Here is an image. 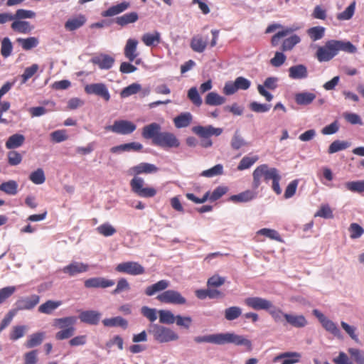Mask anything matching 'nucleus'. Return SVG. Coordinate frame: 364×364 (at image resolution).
I'll return each mask as SVG.
<instances>
[{
    "label": "nucleus",
    "instance_id": "nucleus-55",
    "mask_svg": "<svg viewBox=\"0 0 364 364\" xmlns=\"http://www.w3.org/2000/svg\"><path fill=\"white\" fill-rule=\"evenodd\" d=\"M355 9V1H353L343 12L337 15V18L340 21H345L350 19Z\"/></svg>",
    "mask_w": 364,
    "mask_h": 364
},
{
    "label": "nucleus",
    "instance_id": "nucleus-53",
    "mask_svg": "<svg viewBox=\"0 0 364 364\" xmlns=\"http://www.w3.org/2000/svg\"><path fill=\"white\" fill-rule=\"evenodd\" d=\"M325 28L321 26H314L307 30V33L313 41L321 39L324 36Z\"/></svg>",
    "mask_w": 364,
    "mask_h": 364
},
{
    "label": "nucleus",
    "instance_id": "nucleus-27",
    "mask_svg": "<svg viewBox=\"0 0 364 364\" xmlns=\"http://www.w3.org/2000/svg\"><path fill=\"white\" fill-rule=\"evenodd\" d=\"M300 353L297 352H287L279 354L274 358V362L283 359L282 364H294L299 361Z\"/></svg>",
    "mask_w": 364,
    "mask_h": 364
},
{
    "label": "nucleus",
    "instance_id": "nucleus-34",
    "mask_svg": "<svg viewBox=\"0 0 364 364\" xmlns=\"http://www.w3.org/2000/svg\"><path fill=\"white\" fill-rule=\"evenodd\" d=\"M207 45L206 39H204L200 35L193 36L190 44L191 49L197 53H203L205 50Z\"/></svg>",
    "mask_w": 364,
    "mask_h": 364
},
{
    "label": "nucleus",
    "instance_id": "nucleus-6",
    "mask_svg": "<svg viewBox=\"0 0 364 364\" xmlns=\"http://www.w3.org/2000/svg\"><path fill=\"white\" fill-rule=\"evenodd\" d=\"M226 343H233L236 346H245L247 351L252 350V344L250 340L243 336L237 335L235 333H220V345Z\"/></svg>",
    "mask_w": 364,
    "mask_h": 364
},
{
    "label": "nucleus",
    "instance_id": "nucleus-2",
    "mask_svg": "<svg viewBox=\"0 0 364 364\" xmlns=\"http://www.w3.org/2000/svg\"><path fill=\"white\" fill-rule=\"evenodd\" d=\"M341 50L347 53H355L357 48L350 41L330 40L323 46H319L316 58L319 62H327L333 59Z\"/></svg>",
    "mask_w": 364,
    "mask_h": 364
},
{
    "label": "nucleus",
    "instance_id": "nucleus-21",
    "mask_svg": "<svg viewBox=\"0 0 364 364\" xmlns=\"http://www.w3.org/2000/svg\"><path fill=\"white\" fill-rule=\"evenodd\" d=\"M101 313L94 310L82 311L79 318L81 322L90 325H97L101 318Z\"/></svg>",
    "mask_w": 364,
    "mask_h": 364
},
{
    "label": "nucleus",
    "instance_id": "nucleus-18",
    "mask_svg": "<svg viewBox=\"0 0 364 364\" xmlns=\"http://www.w3.org/2000/svg\"><path fill=\"white\" fill-rule=\"evenodd\" d=\"M193 133L203 139H208L211 136H219L223 133V129L215 128L212 125L196 126L192 129Z\"/></svg>",
    "mask_w": 364,
    "mask_h": 364
},
{
    "label": "nucleus",
    "instance_id": "nucleus-1",
    "mask_svg": "<svg viewBox=\"0 0 364 364\" xmlns=\"http://www.w3.org/2000/svg\"><path fill=\"white\" fill-rule=\"evenodd\" d=\"M158 168L154 165L149 163H140L139 164L131 167L128 170V174L134 176L130 181V187L132 191L139 197L152 198L156 196L157 191L153 187H144V181L142 178L138 177V175L142 173H156Z\"/></svg>",
    "mask_w": 364,
    "mask_h": 364
},
{
    "label": "nucleus",
    "instance_id": "nucleus-35",
    "mask_svg": "<svg viewBox=\"0 0 364 364\" xmlns=\"http://www.w3.org/2000/svg\"><path fill=\"white\" fill-rule=\"evenodd\" d=\"M102 323L106 327H122L126 329L128 327V321L122 316H116L110 318H105Z\"/></svg>",
    "mask_w": 364,
    "mask_h": 364
},
{
    "label": "nucleus",
    "instance_id": "nucleus-20",
    "mask_svg": "<svg viewBox=\"0 0 364 364\" xmlns=\"http://www.w3.org/2000/svg\"><path fill=\"white\" fill-rule=\"evenodd\" d=\"M161 127L159 124L153 122L142 128L141 136L145 139H151L153 144L156 139L161 134Z\"/></svg>",
    "mask_w": 364,
    "mask_h": 364
},
{
    "label": "nucleus",
    "instance_id": "nucleus-16",
    "mask_svg": "<svg viewBox=\"0 0 364 364\" xmlns=\"http://www.w3.org/2000/svg\"><path fill=\"white\" fill-rule=\"evenodd\" d=\"M244 302L245 305L252 309L265 311H268L272 304L269 300L258 296L247 297Z\"/></svg>",
    "mask_w": 364,
    "mask_h": 364
},
{
    "label": "nucleus",
    "instance_id": "nucleus-39",
    "mask_svg": "<svg viewBox=\"0 0 364 364\" xmlns=\"http://www.w3.org/2000/svg\"><path fill=\"white\" fill-rule=\"evenodd\" d=\"M28 327L25 325L14 326L9 332V339L12 341H16L23 338L25 336Z\"/></svg>",
    "mask_w": 364,
    "mask_h": 364
},
{
    "label": "nucleus",
    "instance_id": "nucleus-63",
    "mask_svg": "<svg viewBox=\"0 0 364 364\" xmlns=\"http://www.w3.org/2000/svg\"><path fill=\"white\" fill-rule=\"evenodd\" d=\"M351 239H358L364 234V229L358 223H351L348 228Z\"/></svg>",
    "mask_w": 364,
    "mask_h": 364
},
{
    "label": "nucleus",
    "instance_id": "nucleus-40",
    "mask_svg": "<svg viewBox=\"0 0 364 364\" xmlns=\"http://www.w3.org/2000/svg\"><path fill=\"white\" fill-rule=\"evenodd\" d=\"M25 141V137L23 134H15L9 137L6 141V147L8 149H13L20 147Z\"/></svg>",
    "mask_w": 364,
    "mask_h": 364
},
{
    "label": "nucleus",
    "instance_id": "nucleus-54",
    "mask_svg": "<svg viewBox=\"0 0 364 364\" xmlns=\"http://www.w3.org/2000/svg\"><path fill=\"white\" fill-rule=\"evenodd\" d=\"M345 186L351 192L361 193L364 192V180L349 181L345 183Z\"/></svg>",
    "mask_w": 364,
    "mask_h": 364
},
{
    "label": "nucleus",
    "instance_id": "nucleus-36",
    "mask_svg": "<svg viewBox=\"0 0 364 364\" xmlns=\"http://www.w3.org/2000/svg\"><path fill=\"white\" fill-rule=\"evenodd\" d=\"M11 28L19 33H29L33 29V26L28 21H14L11 25Z\"/></svg>",
    "mask_w": 364,
    "mask_h": 364
},
{
    "label": "nucleus",
    "instance_id": "nucleus-41",
    "mask_svg": "<svg viewBox=\"0 0 364 364\" xmlns=\"http://www.w3.org/2000/svg\"><path fill=\"white\" fill-rule=\"evenodd\" d=\"M226 99L220 96L219 94L215 92H209L205 99V102L208 105L210 106H218L224 104Z\"/></svg>",
    "mask_w": 364,
    "mask_h": 364
},
{
    "label": "nucleus",
    "instance_id": "nucleus-46",
    "mask_svg": "<svg viewBox=\"0 0 364 364\" xmlns=\"http://www.w3.org/2000/svg\"><path fill=\"white\" fill-rule=\"evenodd\" d=\"M298 29L299 27H287L282 31L277 32L272 37V45L273 46H277L281 38L285 37Z\"/></svg>",
    "mask_w": 364,
    "mask_h": 364
},
{
    "label": "nucleus",
    "instance_id": "nucleus-24",
    "mask_svg": "<svg viewBox=\"0 0 364 364\" xmlns=\"http://www.w3.org/2000/svg\"><path fill=\"white\" fill-rule=\"evenodd\" d=\"M91 62L97 65L102 70H108L111 68L114 63V59L109 55L100 54L91 59Z\"/></svg>",
    "mask_w": 364,
    "mask_h": 364
},
{
    "label": "nucleus",
    "instance_id": "nucleus-42",
    "mask_svg": "<svg viewBox=\"0 0 364 364\" xmlns=\"http://www.w3.org/2000/svg\"><path fill=\"white\" fill-rule=\"evenodd\" d=\"M256 196V193L252 191H245L237 195H233L230 197V200L235 203L248 202Z\"/></svg>",
    "mask_w": 364,
    "mask_h": 364
},
{
    "label": "nucleus",
    "instance_id": "nucleus-59",
    "mask_svg": "<svg viewBox=\"0 0 364 364\" xmlns=\"http://www.w3.org/2000/svg\"><path fill=\"white\" fill-rule=\"evenodd\" d=\"M267 311L276 323L282 322L283 318H284V315L287 314L284 313L279 308L274 306L273 304H272V307Z\"/></svg>",
    "mask_w": 364,
    "mask_h": 364
},
{
    "label": "nucleus",
    "instance_id": "nucleus-56",
    "mask_svg": "<svg viewBox=\"0 0 364 364\" xmlns=\"http://www.w3.org/2000/svg\"><path fill=\"white\" fill-rule=\"evenodd\" d=\"M29 179L33 183L37 185L43 183L46 181V176L43 170L39 168L33 171L29 176Z\"/></svg>",
    "mask_w": 364,
    "mask_h": 364
},
{
    "label": "nucleus",
    "instance_id": "nucleus-15",
    "mask_svg": "<svg viewBox=\"0 0 364 364\" xmlns=\"http://www.w3.org/2000/svg\"><path fill=\"white\" fill-rule=\"evenodd\" d=\"M114 284L115 282L113 279L102 277L89 278L84 282V286L87 289H106L114 286Z\"/></svg>",
    "mask_w": 364,
    "mask_h": 364
},
{
    "label": "nucleus",
    "instance_id": "nucleus-44",
    "mask_svg": "<svg viewBox=\"0 0 364 364\" xmlns=\"http://www.w3.org/2000/svg\"><path fill=\"white\" fill-rule=\"evenodd\" d=\"M0 191L11 196H14L18 192V183L14 180L4 182L0 185Z\"/></svg>",
    "mask_w": 364,
    "mask_h": 364
},
{
    "label": "nucleus",
    "instance_id": "nucleus-51",
    "mask_svg": "<svg viewBox=\"0 0 364 364\" xmlns=\"http://www.w3.org/2000/svg\"><path fill=\"white\" fill-rule=\"evenodd\" d=\"M224 314L228 321H233L241 316L242 309L239 306H230L225 310Z\"/></svg>",
    "mask_w": 364,
    "mask_h": 364
},
{
    "label": "nucleus",
    "instance_id": "nucleus-14",
    "mask_svg": "<svg viewBox=\"0 0 364 364\" xmlns=\"http://www.w3.org/2000/svg\"><path fill=\"white\" fill-rule=\"evenodd\" d=\"M314 315L318 319V321L322 324V326L334 336L341 338V331L336 326V324L332 321L329 320L326 318L322 313H321L318 310L314 309L313 311Z\"/></svg>",
    "mask_w": 364,
    "mask_h": 364
},
{
    "label": "nucleus",
    "instance_id": "nucleus-25",
    "mask_svg": "<svg viewBox=\"0 0 364 364\" xmlns=\"http://www.w3.org/2000/svg\"><path fill=\"white\" fill-rule=\"evenodd\" d=\"M131 4L129 1H122L116 5L110 6L101 14L102 17H111L123 13L130 7Z\"/></svg>",
    "mask_w": 364,
    "mask_h": 364
},
{
    "label": "nucleus",
    "instance_id": "nucleus-64",
    "mask_svg": "<svg viewBox=\"0 0 364 364\" xmlns=\"http://www.w3.org/2000/svg\"><path fill=\"white\" fill-rule=\"evenodd\" d=\"M141 313L151 323L155 321L157 318V311L155 309L144 306L141 307Z\"/></svg>",
    "mask_w": 364,
    "mask_h": 364
},
{
    "label": "nucleus",
    "instance_id": "nucleus-13",
    "mask_svg": "<svg viewBox=\"0 0 364 364\" xmlns=\"http://www.w3.org/2000/svg\"><path fill=\"white\" fill-rule=\"evenodd\" d=\"M40 301V296L37 294H32L29 296L20 297L15 303L16 313L19 311L31 310Z\"/></svg>",
    "mask_w": 364,
    "mask_h": 364
},
{
    "label": "nucleus",
    "instance_id": "nucleus-43",
    "mask_svg": "<svg viewBox=\"0 0 364 364\" xmlns=\"http://www.w3.org/2000/svg\"><path fill=\"white\" fill-rule=\"evenodd\" d=\"M220 333L196 336L194 338V341L197 343H209L220 345Z\"/></svg>",
    "mask_w": 364,
    "mask_h": 364
},
{
    "label": "nucleus",
    "instance_id": "nucleus-19",
    "mask_svg": "<svg viewBox=\"0 0 364 364\" xmlns=\"http://www.w3.org/2000/svg\"><path fill=\"white\" fill-rule=\"evenodd\" d=\"M278 81V78L275 77H267L264 82V85H259L257 86V90L259 93L265 97L267 101L270 102L273 96L272 94H270L269 92H267L264 87L269 89V90H274L277 88V82Z\"/></svg>",
    "mask_w": 364,
    "mask_h": 364
},
{
    "label": "nucleus",
    "instance_id": "nucleus-62",
    "mask_svg": "<svg viewBox=\"0 0 364 364\" xmlns=\"http://www.w3.org/2000/svg\"><path fill=\"white\" fill-rule=\"evenodd\" d=\"M223 173V165L217 164L208 170L203 171L201 173V176L210 178V177H213L215 176L222 175Z\"/></svg>",
    "mask_w": 364,
    "mask_h": 364
},
{
    "label": "nucleus",
    "instance_id": "nucleus-30",
    "mask_svg": "<svg viewBox=\"0 0 364 364\" xmlns=\"http://www.w3.org/2000/svg\"><path fill=\"white\" fill-rule=\"evenodd\" d=\"M193 120V116L190 112H183L173 119V123L176 128H185L188 127Z\"/></svg>",
    "mask_w": 364,
    "mask_h": 364
},
{
    "label": "nucleus",
    "instance_id": "nucleus-48",
    "mask_svg": "<svg viewBox=\"0 0 364 364\" xmlns=\"http://www.w3.org/2000/svg\"><path fill=\"white\" fill-rule=\"evenodd\" d=\"M159 316V322L164 324H172L175 322L176 316L168 310H159L158 311Z\"/></svg>",
    "mask_w": 364,
    "mask_h": 364
},
{
    "label": "nucleus",
    "instance_id": "nucleus-28",
    "mask_svg": "<svg viewBox=\"0 0 364 364\" xmlns=\"http://www.w3.org/2000/svg\"><path fill=\"white\" fill-rule=\"evenodd\" d=\"M170 282L168 280L162 279L156 283L148 286L145 289V294L146 296H151L157 292L162 291L166 289L169 287Z\"/></svg>",
    "mask_w": 364,
    "mask_h": 364
},
{
    "label": "nucleus",
    "instance_id": "nucleus-8",
    "mask_svg": "<svg viewBox=\"0 0 364 364\" xmlns=\"http://www.w3.org/2000/svg\"><path fill=\"white\" fill-rule=\"evenodd\" d=\"M251 82L244 77H237L234 82L228 81L225 84L223 92L226 95H231L239 90H246L250 87Z\"/></svg>",
    "mask_w": 364,
    "mask_h": 364
},
{
    "label": "nucleus",
    "instance_id": "nucleus-60",
    "mask_svg": "<svg viewBox=\"0 0 364 364\" xmlns=\"http://www.w3.org/2000/svg\"><path fill=\"white\" fill-rule=\"evenodd\" d=\"M348 352L356 364H364V351L358 348H350Z\"/></svg>",
    "mask_w": 364,
    "mask_h": 364
},
{
    "label": "nucleus",
    "instance_id": "nucleus-57",
    "mask_svg": "<svg viewBox=\"0 0 364 364\" xmlns=\"http://www.w3.org/2000/svg\"><path fill=\"white\" fill-rule=\"evenodd\" d=\"M350 143L348 141L336 140L333 141L328 147V152L329 154H333L341 150H344L349 147Z\"/></svg>",
    "mask_w": 364,
    "mask_h": 364
},
{
    "label": "nucleus",
    "instance_id": "nucleus-52",
    "mask_svg": "<svg viewBox=\"0 0 364 364\" xmlns=\"http://www.w3.org/2000/svg\"><path fill=\"white\" fill-rule=\"evenodd\" d=\"M141 89V85L138 83H132L129 86L124 87L120 92V97L122 98L128 97L132 95L136 94Z\"/></svg>",
    "mask_w": 364,
    "mask_h": 364
},
{
    "label": "nucleus",
    "instance_id": "nucleus-9",
    "mask_svg": "<svg viewBox=\"0 0 364 364\" xmlns=\"http://www.w3.org/2000/svg\"><path fill=\"white\" fill-rule=\"evenodd\" d=\"M156 299L161 303L183 305L186 303V299L180 292L169 289L159 294Z\"/></svg>",
    "mask_w": 364,
    "mask_h": 364
},
{
    "label": "nucleus",
    "instance_id": "nucleus-5",
    "mask_svg": "<svg viewBox=\"0 0 364 364\" xmlns=\"http://www.w3.org/2000/svg\"><path fill=\"white\" fill-rule=\"evenodd\" d=\"M279 175V171L276 168H269L267 164L258 166L252 173L253 181L252 188L257 189L261 184V178L264 177L265 181L273 180Z\"/></svg>",
    "mask_w": 364,
    "mask_h": 364
},
{
    "label": "nucleus",
    "instance_id": "nucleus-32",
    "mask_svg": "<svg viewBox=\"0 0 364 364\" xmlns=\"http://www.w3.org/2000/svg\"><path fill=\"white\" fill-rule=\"evenodd\" d=\"M46 337V333L41 331L30 335L25 343L27 348H32L41 345Z\"/></svg>",
    "mask_w": 364,
    "mask_h": 364
},
{
    "label": "nucleus",
    "instance_id": "nucleus-38",
    "mask_svg": "<svg viewBox=\"0 0 364 364\" xmlns=\"http://www.w3.org/2000/svg\"><path fill=\"white\" fill-rule=\"evenodd\" d=\"M62 305L61 301L48 300L38 307V311L45 314H50L57 308Z\"/></svg>",
    "mask_w": 364,
    "mask_h": 364
},
{
    "label": "nucleus",
    "instance_id": "nucleus-4",
    "mask_svg": "<svg viewBox=\"0 0 364 364\" xmlns=\"http://www.w3.org/2000/svg\"><path fill=\"white\" fill-rule=\"evenodd\" d=\"M147 331L155 341L161 343L177 341L179 338L172 329L156 323L149 324Z\"/></svg>",
    "mask_w": 364,
    "mask_h": 364
},
{
    "label": "nucleus",
    "instance_id": "nucleus-50",
    "mask_svg": "<svg viewBox=\"0 0 364 364\" xmlns=\"http://www.w3.org/2000/svg\"><path fill=\"white\" fill-rule=\"evenodd\" d=\"M97 232L105 237H110L117 232V230L108 223H103L96 228Z\"/></svg>",
    "mask_w": 364,
    "mask_h": 364
},
{
    "label": "nucleus",
    "instance_id": "nucleus-29",
    "mask_svg": "<svg viewBox=\"0 0 364 364\" xmlns=\"http://www.w3.org/2000/svg\"><path fill=\"white\" fill-rule=\"evenodd\" d=\"M141 41L146 46H156L161 41V33L156 31L153 33H145L141 36Z\"/></svg>",
    "mask_w": 364,
    "mask_h": 364
},
{
    "label": "nucleus",
    "instance_id": "nucleus-49",
    "mask_svg": "<svg viewBox=\"0 0 364 364\" xmlns=\"http://www.w3.org/2000/svg\"><path fill=\"white\" fill-rule=\"evenodd\" d=\"M301 41L299 36L294 34L286 38L282 45V51L291 50L296 44Z\"/></svg>",
    "mask_w": 364,
    "mask_h": 364
},
{
    "label": "nucleus",
    "instance_id": "nucleus-10",
    "mask_svg": "<svg viewBox=\"0 0 364 364\" xmlns=\"http://www.w3.org/2000/svg\"><path fill=\"white\" fill-rule=\"evenodd\" d=\"M115 270L120 273L127 274L130 275H140L145 272L144 267L136 262H124L118 264Z\"/></svg>",
    "mask_w": 364,
    "mask_h": 364
},
{
    "label": "nucleus",
    "instance_id": "nucleus-47",
    "mask_svg": "<svg viewBox=\"0 0 364 364\" xmlns=\"http://www.w3.org/2000/svg\"><path fill=\"white\" fill-rule=\"evenodd\" d=\"M259 160V156L255 155L252 156H244L237 166L238 171H243L250 168L255 163Z\"/></svg>",
    "mask_w": 364,
    "mask_h": 364
},
{
    "label": "nucleus",
    "instance_id": "nucleus-23",
    "mask_svg": "<svg viewBox=\"0 0 364 364\" xmlns=\"http://www.w3.org/2000/svg\"><path fill=\"white\" fill-rule=\"evenodd\" d=\"M138 41L134 38H129L127 41L124 48V56L130 61L133 62L139 55L137 51Z\"/></svg>",
    "mask_w": 364,
    "mask_h": 364
},
{
    "label": "nucleus",
    "instance_id": "nucleus-37",
    "mask_svg": "<svg viewBox=\"0 0 364 364\" xmlns=\"http://www.w3.org/2000/svg\"><path fill=\"white\" fill-rule=\"evenodd\" d=\"M316 97L313 92H302L295 95V102L299 105H308L316 99Z\"/></svg>",
    "mask_w": 364,
    "mask_h": 364
},
{
    "label": "nucleus",
    "instance_id": "nucleus-45",
    "mask_svg": "<svg viewBox=\"0 0 364 364\" xmlns=\"http://www.w3.org/2000/svg\"><path fill=\"white\" fill-rule=\"evenodd\" d=\"M16 41L24 50H28L36 47L39 43L38 39L36 37L18 38Z\"/></svg>",
    "mask_w": 364,
    "mask_h": 364
},
{
    "label": "nucleus",
    "instance_id": "nucleus-31",
    "mask_svg": "<svg viewBox=\"0 0 364 364\" xmlns=\"http://www.w3.org/2000/svg\"><path fill=\"white\" fill-rule=\"evenodd\" d=\"M289 75L291 79H304L307 77V68L304 65H294L289 69Z\"/></svg>",
    "mask_w": 364,
    "mask_h": 364
},
{
    "label": "nucleus",
    "instance_id": "nucleus-33",
    "mask_svg": "<svg viewBox=\"0 0 364 364\" xmlns=\"http://www.w3.org/2000/svg\"><path fill=\"white\" fill-rule=\"evenodd\" d=\"M86 22V18L83 15H79L78 16L69 18L65 23V28L66 30L73 31L81 26H82Z\"/></svg>",
    "mask_w": 364,
    "mask_h": 364
},
{
    "label": "nucleus",
    "instance_id": "nucleus-3",
    "mask_svg": "<svg viewBox=\"0 0 364 364\" xmlns=\"http://www.w3.org/2000/svg\"><path fill=\"white\" fill-rule=\"evenodd\" d=\"M77 318L75 316H67L54 319L53 326L60 329V331L55 333V339L62 341L71 338L75 331V324Z\"/></svg>",
    "mask_w": 364,
    "mask_h": 364
},
{
    "label": "nucleus",
    "instance_id": "nucleus-26",
    "mask_svg": "<svg viewBox=\"0 0 364 364\" xmlns=\"http://www.w3.org/2000/svg\"><path fill=\"white\" fill-rule=\"evenodd\" d=\"M284 319L287 323L295 328H304L305 327L308 321L304 316L303 315H294V314H285Z\"/></svg>",
    "mask_w": 364,
    "mask_h": 364
},
{
    "label": "nucleus",
    "instance_id": "nucleus-17",
    "mask_svg": "<svg viewBox=\"0 0 364 364\" xmlns=\"http://www.w3.org/2000/svg\"><path fill=\"white\" fill-rule=\"evenodd\" d=\"M90 269L89 264L80 262H73L65 266L62 271L69 277H75L77 274L85 273Z\"/></svg>",
    "mask_w": 364,
    "mask_h": 364
},
{
    "label": "nucleus",
    "instance_id": "nucleus-11",
    "mask_svg": "<svg viewBox=\"0 0 364 364\" xmlns=\"http://www.w3.org/2000/svg\"><path fill=\"white\" fill-rule=\"evenodd\" d=\"M136 129V126L132 122L128 120H117L112 125L106 127L107 130L119 134H129Z\"/></svg>",
    "mask_w": 364,
    "mask_h": 364
},
{
    "label": "nucleus",
    "instance_id": "nucleus-61",
    "mask_svg": "<svg viewBox=\"0 0 364 364\" xmlns=\"http://www.w3.org/2000/svg\"><path fill=\"white\" fill-rule=\"evenodd\" d=\"M13 46L8 37H5L1 41V54L3 57L7 58L9 57L12 52Z\"/></svg>",
    "mask_w": 364,
    "mask_h": 364
},
{
    "label": "nucleus",
    "instance_id": "nucleus-22",
    "mask_svg": "<svg viewBox=\"0 0 364 364\" xmlns=\"http://www.w3.org/2000/svg\"><path fill=\"white\" fill-rule=\"evenodd\" d=\"M139 18V16L137 12L131 11L116 17L114 19V23L119 26L124 28L129 24L136 23Z\"/></svg>",
    "mask_w": 364,
    "mask_h": 364
},
{
    "label": "nucleus",
    "instance_id": "nucleus-58",
    "mask_svg": "<svg viewBox=\"0 0 364 364\" xmlns=\"http://www.w3.org/2000/svg\"><path fill=\"white\" fill-rule=\"evenodd\" d=\"M187 96L191 102L196 107H200L202 105V98L200 97L196 87H193L188 90Z\"/></svg>",
    "mask_w": 364,
    "mask_h": 364
},
{
    "label": "nucleus",
    "instance_id": "nucleus-12",
    "mask_svg": "<svg viewBox=\"0 0 364 364\" xmlns=\"http://www.w3.org/2000/svg\"><path fill=\"white\" fill-rule=\"evenodd\" d=\"M85 92L87 95H95L102 98L105 102L110 100V94L107 85L104 83H92L85 85Z\"/></svg>",
    "mask_w": 364,
    "mask_h": 364
},
{
    "label": "nucleus",
    "instance_id": "nucleus-7",
    "mask_svg": "<svg viewBox=\"0 0 364 364\" xmlns=\"http://www.w3.org/2000/svg\"><path fill=\"white\" fill-rule=\"evenodd\" d=\"M154 145L163 149L178 148L180 141L173 133L161 132L156 139Z\"/></svg>",
    "mask_w": 364,
    "mask_h": 364
}]
</instances>
